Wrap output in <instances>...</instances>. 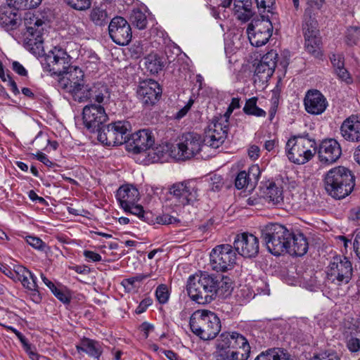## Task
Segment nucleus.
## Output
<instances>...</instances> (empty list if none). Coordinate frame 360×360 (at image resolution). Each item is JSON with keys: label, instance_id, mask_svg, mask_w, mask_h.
I'll list each match as a JSON object with an SVG mask.
<instances>
[{"label": "nucleus", "instance_id": "1", "mask_svg": "<svg viewBox=\"0 0 360 360\" xmlns=\"http://www.w3.org/2000/svg\"><path fill=\"white\" fill-rule=\"evenodd\" d=\"M232 285L231 278L227 276L204 271L188 277L186 291L193 301L205 304L217 297L224 298L230 295Z\"/></svg>", "mask_w": 360, "mask_h": 360}, {"label": "nucleus", "instance_id": "2", "mask_svg": "<svg viewBox=\"0 0 360 360\" xmlns=\"http://www.w3.org/2000/svg\"><path fill=\"white\" fill-rule=\"evenodd\" d=\"M323 185L328 195L334 199L341 200L348 196L354 190L355 176L345 167H335L324 175Z\"/></svg>", "mask_w": 360, "mask_h": 360}, {"label": "nucleus", "instance_id": "3", "mask_svg": "<svg viewBox=\"0 0 360 360\" xmlns=\"http://www.w3.org/2000/svg\"><path fill=\"white\" fill-rule=\"evenodd\" d=\"M193 334L202 340L214 339L221 330V321L215 313L208 310L194 311L189 321Z\"/></svg>", "mask_w": 360, "mask_h": 360}, {"label": "nucleus", "instance_id": "4", "mask_svg": "<svg viewBox=\"0 0 360 360\" xmlns=\"http://www.w3.org/2000/svg\"><path fill=\"white\" fill-rule=\"evenodd\" d=\"M262 238L267 250L274 255H280L289 246L291 231L285 226L278 223H269L261 229Z\"/></svg>", "mask_w": 360, "mask_h": 360}, {"label": "nucleus", "instance_id": "5", "mask_svg": "<svg viewBox=\"0 0 360 360\" xmlns=\"http://www.w3.org/2000/svg\"><path fill=\"white\" fill-rule=\"evenodd\" d=\"M352 263L343 255L332 257L326 266V280L337 286L348 284L353 276Z\"/></svg>", "mask_w": 360, "mask_h": 360}, {"label": "nucleus", "instance_id": "6", "mask_svg": "<svg viewBox=\"0 0 360 360\" xmlns=\"http://www.w3.org/2000/svg\"><path fill=\"white\" fill-rule=\"evenodd\" d=\"M44 22L35 15L29 14L25 18L27 32L24 39L25 47L36 56H40L44 52V39L42 27Z\"/></svg>", "mask_w": 360, "mask_h": 360}, {"label": "nucleus", "instance_id": "7", "mask_svg": "<svg viewBox=\"0 0 360 360\" xmlns=\"http://www.w3.org/2000/svg\"><path fill=\"white\" fill-rule=\"evenodd\" d=\"M131 130L129 122L117 121L108 125H103L97 132L98 140L108 146H120L127 143Z\"/></svg>", "mask_w": 360, "mask_h": 360}, {"label": "nucleus", "instance_id": "8", "mask_svg": "<svg viewBox=\"0 0 360 360\" xmlns=\"http://www.w3.org/2000/svg\"><path fill=\"white\" fill-rule=\"evenodd\" d=\"M237 259V254L229 244L215 246L210 254V266L214 271L225 272L232 269Z\"/></svg>", "mask_w": 360, "mask_h": 360}, {"label": "nucleus", "instance_id": "9", "mask_svg": "<svg viewBox=\"0 0 360 360\" xmlns=\"http://www.w3.org/2000/svg\"><path fill=\"white\" fill-rule=\"evenodd\" d=\"M41 64L51 75H63L70 68L71 57L63 49L55 46L42 57Z\"/></svg>", "mask_w": 360, "mask_h": 360}, {"label": "nucleus", "instance_id": "10", "mask_svg": "<svg viewBox=\"0 0 360 360\" xmlns=\"http://www.w3.org/2000/svg\"><path fill=\"white\" fill-rule=\"evenodd\" d=\"M202 146V139L200 134L188 132L182 134L179 141L172 151L173 158L176 160H187L198 153Z\"/></svg>", "mask_w": 360, "mask_h": 360}, {"label": "nucleus", "instance_id": "11", "mask_svg": "<svg viewBox=\"0 0 360 360\" xmlns=\"http://www.w3.org/2000/svg\"><path fill=\"white\" fill-rule=\"evenodd\" d=\"M273 25L269 16L261 15V19L253 20L247 27L250 44L257 47L266 44L272 35Z\"/></svg>", "mask_w": 360, "mask_h": 360}, {"label": "nucleus", "instance_id": "12", "mask_svg": "<svg viewBox=\"0 0 360 360\" xmlns=\"http://www.w3.org/2000/svg\"><path fill=\"white\" fill-rule=\"evenodd\" d=\"M309 143L305 140L295 141V139H289L285 146L289 160L297 165H303L309 161L316 152V148L309 146Z\"/></svg>", "mask_w": 360, "mask_h": 360}, {"label": "nucleus", "instance_id": "13", "mask_svg": "<svg viewBox=\"0 0 360 360\" xmlns=\"http://www.w3.org/2000/svg\"><path fill=\"white\" fill-rule=\"evenodd\" d=\"M155 145V137L148 129L139 130L128 136L126 149L134 154H143L145 156L150 148Z\"/></svg>", "mask_w": 360, "mask_h": 360}, {"label": "nucleus", "instance_id": "14", "mask_svg": "<svg viewBox=\"0 0 360 360\" xmlns=\"http://www.w3.org/2000/svg\"><path fill=\"white\" fill-rule=\"evenodd\" d=\"M82 119L85 127L91 133H97L108 117L101 105L89 104L83 108Z\"/></svg>", "mask_w": 360, "mask_h": 360}, {"label": "nucleus", "instance_id": "15", "mask_svg": "<svg viewBox=\"0 0 360 360\" xmlns=\"http://www.w3.org/2000/svg\"><path fill=\"white\" fill-rule=\"evenodd\" d=\"M112 40L120 46L127 45L131 40L132 33L129 23L122 17L113 18L108 25Z\"/></svg>", "mask_w": 360, "mask_h": 360}, {"label": "nucleus", "instance_id": "16", "mask_svg": "<svg viewBox=\"0 0 360 360\" xmlns=\"http://www.w3.org/2000/svg\"><path fill=\"white\" fill-rule=\"evenodd\" d=\"M236 252L245 258L255 257L259 250V239L252 233L236 235L233 241Z\"/></svg>", "mask_w": 360, "mask_h": 360}, {"label": "nucleus", "instance_id": "17", "mask_svg": "<svg viewBox=\"0 0 360 360\" xmlns=\"http://www.w3.org/2000/svg\"><path fill=\"white\" fill-rule=\"evenodd\" d=\"M169 193L176 202L183 206L196 201L198 197L196 185L189 181L174 184L169 188Z\"/></svg>", "mask_w": 360, "mask_h": 360}, {"label": "nucleus", "instance_id": "18", "mask_svg": "<svg viewBox=\"0 0 360 360\" xmlns=\"http://www.w3.org/2000/svg\"><path fill=\"white\" fill-rule=\"evenodd\" d=\"M162 95V89L158 82L154 79H146L139 83L137 96L146 106L155 105Z\"/></svg>", "mask_w": 360, "mask_h": 360}, {"label": "nucleus", "instance_id": "19", "mask_svg": "<svg viewBox=\"0 0 360 360\" xmlns=\"http://www.w3.org/2000/svg\"><path fill=\"white\" fill-rule=\"evenodd\" d=\"M15 279L20 281L25 288L30 292L32 299L38 303L41 301V297L37 284V277L27 269L22 266H15Z\"/></svg>", "mask_w": 360, "mask_h": 360}, {"label": "nucleus", "instance_id": "20", "mask_svg": "<svg viewBox=\"0 0 360 360\" xmlns=\"http://www.w3.org/2000/svg\"><path fill=\"white\" fill-rule=\"evenodd\" d=\"M305 110L313 115H321L326 110L328 103L324 95L317 89H309L304 98Z\"/></svg>", "mask_w": 360, "mask_h": 360}, {"label": "nucleus", "instance_id": "21", "mask_svg": "<svg viewBox=\"0 0 360 360\" xmlns=\"http://www.w3.org/2000/svg\"><path fill=\"white\" fill-rule=\"evenodd\" d=\"M342 149L340 143L334 139H324L319 146L318 156L323 164L335 162L341 156Z\"/></svg>", "mask_w": 360, "mask_h": 360}, {"label": "nucleus", "instance_id": "22", "mask_svg": "<svg viewBox=\"0 0 360 360\" xmlns=\"http://www.w3.org/2000/svg\"><path fill=\"white\" fill-rule=\"evenodd\" d=\"M21 17L18 11L7 5L0 6V25L6 30H14L21 22Z\"/></svg>", "mask_w": 360, "mask_h": 360}, {"label": "nucleus", "instance_id": "23", "mask_svg": "<svg viewBox=\"0 0 360 360\" xmlns=\"http://www.w3.org/2000/svg\"><path fill=\"white\" fill-rule=\"evenodd\" d=\"M342 136L347 141H360V117L351 115L345 119L340 126Z\"/></svg>", "mask_w": 360, "mask_h": 360}, {"label": "nucleus", "instance_id": "24", "mask_svg": "<svg viewBox=\"0 0 360 360\" xmlns=\"http://www.w3.org/2000/svg\"><path fill=\"white\" fill-rule=\"evenodd\" d=\"M116 198L122 208L129 207L137 202L139 199L138 189L132 185H123L117 191Z\"/></svg>", "mask_w": 360, "mask_h": 360}, {"label": "nucleus", "instance_id": "25", "mask_svg": "<svg viewBox=\"0 0 360 360\" xmlns=\"http://www.w3.org/2000/svg\"><path fill=\"white\" fill-rule=\"evenodd\" d=\"M289 248L285 252L291 255L301 257L305 255L308 250L309 245L307 238L303 233L297 234L291 231L290 240H288Z\"/></svg>", "mask_w": 360, "mask_h": 360}, {"label": "nucleus", "instance_id": "26", "mask_svg": "<svg viewBox=\"0 0 360 360\" xmlns=\"http://www.w3.org/2000/svg\"><path fill=\"white\" fill-rule=\"evenodd\" d=\"M173 150L174 146L169 144L160 145L155 148L153 146L146 154L144 161L146 164L167 161L169 157L173 158L172 155Z\"/></svg>", "mask_w": 360, "mask_h": 360}, {"label": "nucleus", "instance_id": "27", "mask_svg": "<svg viewBox=\"0 0 360 360\" xmlns=\"http://www.w3.org/2000/svg\"><path fill=\"white\" fill-rule=\"evenodd\" d=\"M78 352H83L89 356L98 359L103 353V349L98 341L84 338L79 345L76 346Z\"/></svg>", "mask_w": 360, "mask_h": 360}, {"label": "nucleus", "instance_id": "28", "mask_svg": "<svg viewBox=\"0 0 360 360\" xmlns=\"http://www.w3.org/2000/svg\"><path fill=\"white\" fill-rule=\"evenodd\" d=\"M143 60L146 69L152 75L162 71L167 64L165 58L157 53H150Z\"/></svg>", "mask_w": 360, "mask_h": 360}, {"label": "nucleus", "instance_id": "29", "mask_svg": "<svg viewBox=\"0 0 360 360\" xmlns=\"http://www.w3.org/2000/svg\"><path fill=\"white\" fill-rule=\"evenodd\" d=\"M87 91L88 94L86 96L89 99L97 102L98 105L103 103L105 98L108 100L110 98L109 89L106 84L103 83L94 84Z\"/></svg>", "mask_w": 360, "mask_h": 360}, {"label": "nucleus", "instance_id": "30", "mask_svg": "<svg viewBox=\"0 0 360 360\" xmlns=\"http://www.w3.org/2000/svg\"><path fill=\"white\" fill-rule=\"evenodd\" d=\"M265 198L273 205H281L283 202V188L275 182H270L264 191Z\"/></svg>", "mask_w": 360, "mask_h": 360}, {"label": "nucleus", "instance_id": "31", "mask_svg": "<svg viewBox=\"0 0 360 360\" xmlns=\"http://www.w3.org/2000/svg\"><path fill=\"white\" fill-rule=\"evenodd\" d=\"M216 360H247V353H240L233 349H217L214 353Z\"/></svg>", "mask_w": 360, "mask_h": 360}, {"label": "nucleus", "instance_id": "32", "mask_svg": "<svg viewBox=\"0 0 360 360\" xmlns=\"http://www.w3.org/2000/svg\"><path fill=\"white\" fill-rule=\"evenodd\" d=\"M64 74L70 79V82L73 85L72 87L75 89L77 93L82 90L84 86L83 79L84 75L79 68L70 65V68Z\"/></svg>", "mask_w": 360, "mask_h": 360}, {"label": "nucleus", "instance_id": "33", "mask_svg": "<svg viewBox=\"0 0 360 360\" xmlns=\"http://www.w3.org/2000/svg\"><path fill=\"white\" fill-rule=\"evenodd\" d=\"M320 45L321 39L317 37V34L312 36L309 32L306 34L305 48L308 53L319 58L321 56Z\"/></svg>", "mask_w": 360, "mask_h": 360}, {"label": "nucleus", "instance_id": "34", "mask_svg": "<svg viewBox=\"0 0 360 360\" xmlns=\"http://www.w3.org/2000/svg\"><path fill=\"white\" fill-rule=\"evenodd\" d=\"M124 212H129L134 215L137 216L140 219L143 221L150 224L153 221V214L150 211H144L142 206L134 204L129 205V207L122 208Z\"/></svg>", "mask_w": 360, "mask_h": 360}, {"label": "nucleus", "instance_id": "35", "mask_svg": "<svg viewBox=\"0 0 360 360\" xmlns=\"http://www.w3.org/2000/svg\"><path fill=\"white\" fill-rule=\"evenodd\" d=\"M257 100L258 98L257 97H252L246 100L245 104L243 109L245 114L248 115H253L255 117L266 116V112L257 105Z\"/></svg>", "mask_w": 360, "mask_h": 360}, {"label": "nucleus", "instance_id": "36", "mask_svg": "<svg viewBox=\"0 0 360 360\" xmlns=\"http://www.w3.org/2000/svg\"><path fill=\"white\" fill-rule=\"evenodd\" d=\"M233 349L241 350L240 353H247L249 356L250 353V347L247 339L237 332H233Z\"/></svg>", "mask_w": 360, "mask_h": 360}, {"label": "nucleus", "instance_id": "37", "mask_svg": "<svg viewBox=\"0 0 360 360\" xmlns=\"http://www.w3.org/2000/svg\"><path fill=\"white\" fill-rule=\"evenodd\" d=\"M91 20L98 26H103L108 23V14L102 6L95 7L91 11Z\"/></svg>", "mask_w": 360, "mask_h": 360}, {"label": "nucleus", "instance_id": "38", "mask_svg": "<svg viewBox=\"0 0 360 360\" xmlns=\"http://www.w3.org/2000/svg\"><path fill=\"white\" fill-rule=\"evenodd\" d=\"M131 23L139 30L146 28L148 20L146 15L140 9H134L130 15Z\"/></svg>", "mask_w": 360, "mask_h": 360}, {"label": "nucleus", "instance_id": "39", "mask_svg": "<svg viewBox=\"0 0 360 360\" xmlns=\"http://www.w3.org/2000/svg\"><path fill=\"white\" fill-rule=\"evenodd\" d=\"M150 276V274H138L133 277L123 279L121 284L127 292H130L136 288L135 283L136 282H142L143 280L149 278Z\"/></svg>", "mask_w": 360, "mask_h": 360}, {"label": "nucleus", "instance_id": "40", "mask_svg": "<svg viewBox=\"0 0 360 360\" xmlns=\"http://www.w3.org/2000/svg\"><path fill=\"white\" fill-rule=\"evenodd\" d=\"M228 130L229 128L227 127L212 120L211 124L208 127V130L207 131L213 134L216 137L219 136H223V141H225L227 137Z\"/></svg>", "mask_w": 360, "mask_h": 360}, {"label": "nucleus", "instance_id": "41", "mask_svg": "<svg viewBox=\"0 0 360 360\" xmlns=\"http://www.w3.org/2000/svg\"><path fill=\"white\" fill-rule=\"evenodd\" d=\"M283 353L278 348H271L260 353L255 360H283Z\"/></svg>", "mask_w": 360, "mask_h": 360}, {"label": "nucleus", "instance_id": "42", "mask_svg": "<svg viewBox=\"0 0 360 360\" xmlns=\"http://www.w3.org/2000/svg\"><path fill=\"white\" fill-rule=\"evenodd\" d=\"M275 69L259 63L256 66L255 74L259 80H267L274 74Z\"/></svg>", "mask_w": 360, "mask_h": 360}, {"label": "nucleus", "instance_id": "43", "mask_svg": "<svg viewBox=\"0 0 360 360\" xmlns=\"http://www.w3.org/2000/svg\"><path fill=\"white\" fill-rule=\"evenodd\" d=\"M233 332L222 333L217 340V349H233Z\"/></svg>", "mask_w": 360, "mask_h": 360}, {"label": "nucleus", "instance_id": "44", "mask_svg": "<svg viewBox=\"0 0 360 360\" xmlns=\"http://www.w3.org/2000/svg\"><path fill=\"white\" fill-rule=\"evenodd\" d=\"M222 137L221 136L216 137L213 134L206 131L205 137L203 140H202V143L203 142L205 146L212 148H218L224 143Z\"/></svg>", "mask_w": 360, "mask_h": 360}, {"label": "nucleus", "instance_id": "45", "mask_svg": "<svg viewBox=\"0 0 360 360\" xmlns=\"http://www.w3.org/2000/svg\"><path fill=\"white\" fill-rule=\"evenodd\" d=\"M360 39V28L357 27H350L347 30L345 41L349 46L356 44Z\"/></svg>", "mask_w": 360, "mask_h": 360}, {"label": "nucleus", "instance_id": "46", "mask_svg": "<svg viewBox=\"0 0 360 360\" xmlns=\"http://www.w3.org/2000/svg\"><path fill=\"white\" fill-rule=\"evenodd\" d=\"M169 292L165 284L159 285L155 290V297L161 304H166L169 298Z\"/></svg>", "mask_w": 360, "mask_h": 360}, {"label": "nucleus", "instance_id": "47", "mask_svg": "<svg viewBox=\"0 0 360 360\" xmlns=\"http://www.w3.org/2000/svg\"><path fill=\"white\" fill-rule=\"evenodd\" d=\"M52 293L64 304H69L71 301L72 295L70 291L65 287L61 288L57 287V288H54Z\"/></svg>", "mask_w": 360, "mask_h": 360}, {"label": "nucleus", "instance_id": "48", "mask_svg": "<svg viewBox=\"0 0 360 360\" xmlns=\"http://www.w3.org/2000/svg\"><path fill=\"white\" fill-rule=\"evenodd\" d=\"M59 77L58 81V89H63L71 94H77L75 89L72 87V84L65 74L57 75Z\"/></svg>", "mask_w": 360, "mask_h": 360}, {"label": "nucleus", "instance_id": "49", "mask_svg": "<svg viewBox=\"0 0 360 360\" xmlns=\"http://www.w3.org/2000/svg\"><path fill=\"white\" fill-rule=\"evenodd\" d=\"M180 222L177 218L171 216L168 214H163L160 216L155 217L153 215V221L150 224H155V223L163 225H168Z\"/></svg>", "mask_w": 360, "mask_h": 360}, {"label": "nucleus", "instance_id": "50", "mask_svg": "<svg viewBox=\"0 0 360 360\" xmlns=\"http://www.w3.org/2000/svg\"><path fill=\"white\" fill-rule=\"evenodd\" d=\"M277 58L278 53L276 51L271 50L262 56L259 63L275 69L277 63Z\"/></svg>", "mask_w": 360, "mask_h": 360}, {"label": "nucleus", "instance_id": "51", "mask_svg": "<svg viewBox=\"0 0 360 360\" xmlns=\"http://www.w3.org/2000/svg\"><path fill=\"white\" fill-rule=\"evenodd\" d=\"M261 174V170L257 165H255L249 167L248 172H246V174L248 175V181L250 187L255 186L257 183Z\"/></svg>", "mask_w": 360, "mask_h": 360}, {"label": "nucleus", "instance_id": "52", "mask_svg": "<svg viewBox=\"0 0 360 360\" xmlns=\"http://www.w3.org/2000/svg\"><path fill=\"white\" fill-rule=\"evenodd\" d=\"M224 186V181L221 175L213 174L210 177V189L213 192L220 191Z\"/></svg>", "mask_w": 360, "mask_h": 360}, {"label": "nucleus", "instance_id": "53", "mask_svg": "<svg viewBox=\"0 0 360 360\" xmlns=\"http://www.w3.org/2000/svg\"><path fill=\"white\" fill-rule=\"evenodd\" d=\"M72 8L78 11H84L90 8L91 0H64Z\"/></svg>", "mask_w": 360, "mask_h": 360}, {"label": "nucleus", "instance_id": "54", "mask_svg": "<svg viewBox=\"0 0 360 360\" xmlns=\"http://www.w3.org/2000/svg\"><path fill=\"white\" fill-rule=\"evenodd\" d=\"M235 186L237 189L240 190L248 187L250 185L248 181V175L246 174V171H240L238 173L235 178Z\"/></svg>", "mask_w": 360, "mask_h": 360}, {"label": "nucleus", "instance_id": "55", "mask_svg": "<svg viewBox=\"0 0 360 360\" xmlns=\"http://www.w3.org/2000/svg\"><path fill=\"white\" fill-rule=\"evenodd\" d=\"M26 242L32 248L40 251H45L47 248L46 244L39 238L32 236L26 237Z\"/></svg>", "mask_w": 360, "mask_h": 360}, {"label": "nucleus", "instance_id": "56", "mask_svg": "<svg viewBox=\"0 0 360 360\" xmlns=\"http://www.w3.org/2000/svg\"><path fill=\"white\" fill-rule=\"evenodd\" d=\"M316 22L311 18L309 16L307 20L302 25L303 33L304 35V38H306V34L309 32V34H311L312 36L316 35L318 33V30L316 27Z\"/></svg>", "mask_w": 360, "mask_h": 360}, {"label": "nucleus", "instance_id": "57", "mask_svg": "<svg viewBox=\"0 0 360 360\" xmlns=\"http://www.w3.org/2000/svg\"><path fill=\"white\" fill-rule=\"evenodd\" d=\"M346 346L351 353H358L360 352V339L351 336L347 338Z\"/></svg>", "mask_w": 360, "mask_h": 360}, {"label": "nucleus", "instance_id": "58", "mask_svg": "<svg viewBox=\"0 0 360 360\" xmlns=\"http://www.w3.org/2000/svg\"><path fill=\"white\" fill-rule=\"evenodd\" d=\"M233 111L228 107L226 112L224 115L215 116L212 120L229 128V120Z\"/></svg>", "mask_w": 360, "mask_h": 360}, {"label": "nucleus", "instance_id": "59", "mask_svg": "<svg viewBox=\"0 0 360 360\" xmlns=\"http://www.w3.org/2000/svg\"><path fill=\"white\" fill-rule=\"evenodd\" d=\"M258 8L266 9L268 8V12L271 13L273 15L274 6L275 1L274 0H255Z\"/></svg>", "mask_w": 360, "mask_h": 360}, {"label": "nucleus", "instance_id": "60", "mask_svg": "<svg viewBox=\"0 0 360 360\" xmlns=\"http://www.w3.org/2000/svg\"><path fill=\"white\" fill-rule=\"evenodd\" d=\"M330 61L335 68V70L345 66L344 58L340 54H332L330 57Z\"/></svg>", "mask_w": 360, "mask_h": 360}, {"label": "nucleus", "instance_id": "61", "mask_svg": "<svg viewBox=\"0 0 360 360\" xmlns=\"http://www.w3.org/2000/svg\"><path fill=\"white\" fill-rule=\"evenodd\" d=\"M290 139H295V141H299V140H305L309 141V146H314V148H316V143L314 139L311 138L309 133L304 132L302 134H299L295 136H291Z\"/></svg>", "mask_w": 360, "mask_h": 360}, {"label": "nucleus", "instance_id": "62", "mask_svg": "<svg viewBox=\"0 0 360 360\" xmlns=\"http://www.w3.org/2000/svg\"><path fill=\"white\" fill-rule=\"evenodd\" d=\"M153 304V300L150 297L144 298L139 304L135 310L136 314H141L146 311L147 308Z\"/></svg>", "mask_w": 360, "mask_h": 360}, {"label": "nucleus", "instance_id": "63", "mask_svg": "<svg viewBox=\"0 0 360 360\" xmlns=\"http://www.w3.org/2000/svg\"><path fill=\"white\" fill-rule=\"evenodd\" d=\"M335 72L341 80L347 82V84H349L352 82L350 75L349 72L345 68V66L336 70Z\"/></svg>", "mask_w": 360, "mask_h": 360}, {"label": "nucleus", "instance_id": "64", "mask_svg": "<svg viewBox=\"0 0 360 360\" xmlns=\"http://www.w3.org/2000/svg\"><path fill=\"white\" fill-rule=\"evenodd\" d=\"M12 70L22 77H27L28 75L27 70L18 61L13 62Z\"/></svg>", "mask_w": 360, "mask_h": 360}]
</instances>
